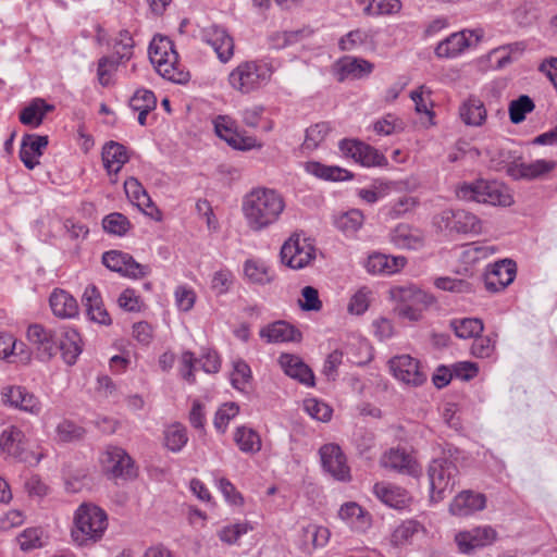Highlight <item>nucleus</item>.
<instances>
[{
    "label": "nucleus",
    "mask_w": 557,
    "mask_h": 557,
    "mask_svg": "<svg viewBox=\"0 0 557 557\" xmlns=\"http://www.w3.org/2000/svg\"><path fill=\"white\" fill-rule=\"evenodd\" d=\"M304 532L311 536L314 547H323L326 545L330 539V531L324 527L309 524L308 527L304 528Z\"/></svg>",
    "instance_id": "64"
},
{
    "label": "nucleus",
    "mask_w": 557,
    "mask_h": 557,
    "mask_svg": "<svg viewBox=\"0 0 557 557\" xmlns=\"http://www.w3.org/2000/svg\"><path fill=\"white\" fill-rule=\"evenodd\" d=\"M132 110L156 109L157 98L151 90L138 89L129 99Z\"/></svg>",
    "instance_id": "52"
},
{
    "label": "nucleus",
    "mask_w": 557,
    "mask_h": 557,
    "mask_svg": "<svg viewBox=\"0 0 557 557\" xmlns=\"http://www.w3.org/2000/svg\"><path fill=\"white\" fill-rule=\"evenodd\" d=\"M120 60L114 55L112 57H102L98 61V81L102 86H107L109 84V75L113 70H115Z\"/></svg>",
    "instance_id": "62"
},
{
    "label": "nucleus",
    "mask_w": 557,
    "mask_h": 557,
    "mask_svg": "<svg viewBox=\"0 0 557 557\" xmlns=\"http://www.w3.org/2000/svg\"><path fill=\"white\" fill-rule=\"evenodd\" d=\"M3 405L33 414L40 412L41 406L38 398L29 393L26 387L20 385H7L0 392Z\"/></svg>",
    "instance_id": "16"
},
{
    "label": "nucleus",
    "mask_w": 557,
    "mask_h": 557,
    "mask_svg": "<svg viewBox=\"0 0 557 557\" xmlns=\"http://www.w3.org/2000/svg\"><path fill=\"white\" fill-rule=\"evenodd\" d=\"M370 290L367 288L359 289L350 299V302L348 305L349 312L354 314H362L367 311L369 307V295Z\"/></svg>",
    "instance_id": "61"
},
{
    "label": "nucleus",
    "mask_w": 557,
    "mask_h": 557,
    "mask_svg": "<svg viewBox=\"0 0 557 557\" xmlns=\"http://www.w3.org/2000/svg\"><path fill=\"white\" fill-rule=\"evenodd\" d=\"M305 409L310 417L322 422H326L332 417V409L322 401L308 399L305 401Z\"/></svg>",
    "instance_id": "54"
},
{
    "label": "nucleus",
    "mask_w": 557,
    "mask_h": 557,
    "mask_svg": "<svg viewBox=\"0 0 557 557\" xmlns=\"http://www.w3.org/2000/svg\"><path fill=\"white\" fill-rule=\"evenodd\" d=\"M554 161L535 160L529 163H513L508 168V174L516 180H533L543 176L555 168Z\"/></svg>",
    "instance_id": "30"
},
{
    "label": "nucleus",
    "mask_w": 557,
    "mask_h": 557,
    "mask_svg": "<svg viewBox=\"0 0 557 557\" xmlns=\"http://www.w3.org/2000/svg\"><path fill=\"white\" fill-rule=\"evenodd\" d=\"M49 301L53 314L59 318H74L78 313L76 299L63 289H55Z\"/></svg>",
    "instance_id": "35"
},
{
    "label": "nucleus",
    "mask_w": 557,
    "mask_h": 557,
    "mask_svg": "<svg viewBox=\"0 0 557 557\" xmlns=\"http://www.w3.org/2000/svg\"><path fill=\"white\" fill-rule=\"evenodd\" d=\"M435 225L441 231L449 233H479L481 231L480 220L466 210L446 209L434 218Z\"/></svg>",
    "instance_id": "8"
},
{
    "label": "nucleus",
    "mask_w": 557,
    "mask_h": 557,
    "mask_svg": "<svg viewBox=\"0 0 557 557\" xmlns=\"http://www.w3.org/2000/svg\"><path fill=\"white\" fill-rule=\"evenodd\" d=\"M322 466L332 476L339 481L350 479L349 467L341 447L336 444H325L320 448Z\"/></svg>",
    "instance_id": "18"
},
{
    "label": "nucleus",
    "mask_w": 557,
    "mask_h": 557,
    "mask_svg": "<svg viewBox=\"0 0 557 557\" xmlns=\"http://www.w3.org/2000/svg\"><path fill=\"white\" fill-rule=\"evenodd\" d=\"M149 59L163 78L177 84L189 81V73L178 66V54L168 38H153L149 46Z\"/></svg>",
    "instance_id": "3"
},
{
    "label": "nucleus",
    "mask_w": 557,
    "mask_h": 557,
    "mask_svg": "<svg viewBox=\"0 0 557 557\" xmlns=\"http://www.w3.org/2000/svg\"><path fill=\"white\" fill-rule=\"evenodd\" d=\"M23 550H29L41 545V531L39 529H26L18 537Z\"/></svg>",
    "instance_id": "63"
},
{
    "label": "nucleus",
    "mask_w": 557,
    "mask_h": 557,
    "mask_svg": "<svg viewBox=\"0 0 557 557\" xmlns=\"http://www.w3.org/2000/svg\"><path fill=\"white\" fill-rule=\"evenodd\" d=\"M391 294L399 304L428 307L433 302L432 296L416 286L395 287L391 290Z\"/></svg>",
    "instance_id": "36"
},
{
    "label": "nucleus",
    "mask_w": 557,
    "mask_h": 557,
    "mask_svg": "<svg viewBox=\"0 0 557 557\" xmlns=\"http://www.w3.org/2000/svg\"><path fill=\"white\" fill-rule=\"evenodd\" d=\"M339 150L348 158L363 166H385L387 159L374 147L354 139H343L339 141Z\"/></svg>",
    "instance_id": "11"
},
{
    "label": "nucleus",
    "mask_w": 557,
    "mask_h": 557,
    "mask_svg": "<svg viewBox=\"0 0 557 557\" xmlns=\"http://www.w3.org/2000/svg\"><path fill=\"white\" fill-rule=\"evenodd\" d=\"M102 162L109 175L117 174L128 161L126 148L116 141H109L102 148Z\"/></svg>",
    "instance_id": "33"
},
{
    "label": "nucleus",
    "mask_w": 557,
    "mask_h": 557,
    "mask_svg": "<svg viewBox=\"0 0 557 557\" xmlns=\"http://www.w3.org/2000/svg\"><path fill=\"white\" fill-rule=\"evenodd\" d=\"M260 337L268 343L299 342L301 333L285 321H276L260 330Z\"/></svg>",
    "instance_id": "28"
},
{
    "label": "nucleus",
    "mask_w": 557,
    "mask_h": 557,
    "mask_svg": "<svg viewBox=\"0 0 557 557\" xmlns=\"http://www.w3.org/2000/svg\"><path fill=\"white\" fill-rule=\"evenodd\" d=\"M25 433L16 425H8L0 434V451L5 459L10 458L29 466L39 463L42 455L35 454L27 447Z\"/></svg>",
    "instance_id": "6"
},
{
    "label": "nucleus",
    "mask_w": 557,
    "mask_h": 557,
    "mask_svg": "<svg viewBox=\"0 0 557 557\" xmlns=\"http://www.w3.org/2000/svg\"><path fill=\"white\" fill-rule=\"evenodd\" d=\"M469 46L465 32L454 33L435 48L438 58H455Z\"/></svg>",
    "instance_id": "37"
},
{
    "label": "nucleus",
    "mask_w": 557,
    "mask_h": 557,
    "mask_svg": "<svg viewBox=\"0 0 557 557\" xmlns=\"http://www.w3.org/2000/svg\"><path fill=\"white\" fill-rule=\"evenodd\" d=\"M55 432L58 440L61 442L77 441L81 440L85 434V430L83 428L67 420L59 423Z\"/></svg>",
    "instance_id": "50"
},
{
    "label": "nucleus",
    "mask_w": 557,
    "mask_h": 557,
    "mask_svg": "<svg viewBox=\"0 0 557 557\" xmlns=\"http://www.w3.org/2000/svg\"><path fill=\"white\" fill-rule=\"evenodd\" d=\"M461 121L469 126H481L486 120V109L483 101L475 97H468L459 108Z\"/></svg>",
    "instance_id": "34"
},
{
    "label": "nucleus",
    "mask_w": 557,
    "mask_h": 557,
    "mask_svg": "<svg viewBox=\"0 0 557 557\" xmlns=\"http://www.w3.org/2000/svg\"><path fill=\"white\" fill-rule=\"evenodd\" d=\"M315 249L312 244L299 236H292L281 249L282 262L292 269H302L314 259Z\"/></svg>",
    "instance_id": "9"
},
{
    "label": "nucleus",
    "mask_w": 557,
    "mask_h": 557,
    "mask_svg": "<svg viewBox=\"0 0 557 557\" xmlns=\"http://www.w3.org/2000/svg\"><path fill=\"white\" fill-rule=\"evenodd\" d=\"M405 264V257H391L383 253H373L369 256L366 262V269L372 274H394L401 270Z\"/></svg>",
    "instance_id": "31"
},
{
    "label": "nucleus",
    "mask_w": 557,
    "mask_h": 557,
    "mask_svg": "<svg viewBox=\"0 0 557 557\" xmlns=\"http://www.w3.org/2000/svg\"><path fill=\"white\" fill-rule=\"evenodd\" d=\"M272 73V66L268 63L245 61L230 73L227 81L234 90L248 95L268 84Z\"/></svg>",
    "instance_id": "5"
},
{
    "label": "nucleus",
    "mask_w": 557,
    "mask_h": 557,
    "mask_svg": "<svg viewBox=\"0 0 557 557\" xmlns=\"http://www.w3.org/2000/svg\"><path fill=\"white\" fill-rule=\"evenodd\" d=\"M394 376L406 384L419 386L426 380V375L420 370L419 361L409 355L397 356L389 361Z\"/></svg>",
    "instance_id": "17"
},
{
    "label": "nucleus",
    "mask_w": 557,
    "mask_h": 557,
    "mask_svg": "<svg viewBox=\"0 0 557 557\" xmlns=\"http://www.w3.org/2000/svg\"><path fill=\"white\" fill-rule=\"evenodd\" d=\"M234 440L239 449L244 453H257L261 448V441L258 433L245 426L237 429Z\"/></svg>",
    "instance_id": "41"
},
{
    "label": "nucleus",
    "mask_w": 557,
    "mask_h": 557,
    "mask_svg": "<svg viewBox=\"0 0 557 557\" xmlns=\"http://www.w3.org/2000/svg\"><path fill=\"white\" fill-rule=\"evenodd\" d=\"M244 273L246 277L256 284H268L273 280V275L270 268L264 263L257 262L253 260H247L244 267Z\"/></svg>",
    "instance_id": "42"
},
{
    "label": "nucleus",
    "mask_w": 557,
    "mask_h": 557,
    "mask_svg": "<svg viewBox=\"0 0 557 557\" xmlns=\"http://www.w3.org/2000/svg\"><path fill=\"white\" fill-rule=\"evenodd\" d=\"M124 189L127 197L147 215L159 220L160 211L152 202L150 196L135 177H128L124 182Z\"/></svg>",
    "instance_id": "23"
},
{
    "label": "nucleus",
    "mask_w": 557,
    "mask_h": 557,
    "mask_svg": "<svg viewBox=\"0 0 557 557\" xmlns=\"http://www.w3.org/2000/svg\"><path fill=\"white\" fill-rule=\"evenodd\" d=\"M392 242L399 248L419 249L423 238L419 232H413L408 225L400 224L392 233Z\"/></svg>",
    "instance_id": "38"
},
{
    "label": "nucleus",
    "mask_w": 557,
    "mask_h": 557,
    "mask_svg": "<svg viewBox=\"0 0 557 557\" xmlns=\"http://www.w3.org/2000/svg\"><path fill=\"white\" fill-rule=\"evenodd\" d=\"M533 100L527 96L521 95L518 99L512 100L509 104V117L513 124H519L524 121L527 113L534 109Z\"/></svg>",
    "instance_id": "43"
},
{
    "label": "nucleus",
    "mask_w": 557,
    "mask_h": 557,
    "mask_svg": "<svg viewBox=\"0 0 557 557\" xmlns=\"http://www.w3.org/2000/svg\"><path fill=\"white\" fill-rule=\"evenodd\" d=\"M285 201L276 190L259 187L248 193L243 200V213L251 231L260 232L280 219Z\"/></svg>",
    "instance_id": "1"
},
{
    "label": "nucleus",
    "mask_w": 557,
    "mask_h": 557,
    "mask_svg": "<svg viewBox=\"0 0 557 557\" xmlns=\"http://www.w3.org/2000/svg\"><path fill=\"white\" fill-rule=\"evenodd\" d=\"M458 474L457 466L446 457L433 459L428 468L431 499L441 502L453 492Z\"/></svg>",
    "instance_id": "7"
},
{
    "label": "nucleus",
    "mask_w": 557,
    "mask_h": 557,
    "mask_svg": "<svg viewBox=\"0 0 557 557\" xmlns=\"http://www.w3.org/2000/svg\"><path fill=\"white\" fill-rule=\"evenodd\" d=\"M434 285L443 290L457 293V294H470L474 292L471 282L462 278L442 276L434 281Z\"/></svg>",
    "instance_id": "44"
},
{
    "label": "nucleus",
    "mask_w": 557,
    "mask_h": 557,
    "mask_svg": "<svg viewBox=\"0 0 557 557\" xmlns=\"http://www.w3.org/2000/svg\"><path fill=\"white\" fill-rule=\"evenodd\" d=\"M83 302L86 307L87 315L91 321L103 325L111 324V318L103 307L101 295L95 285L86 287L83 295Z\"/></svg>",
    "instance_id": "27"
},
{
    "label": "nucleus",
    "mask_w": 557,
    "mask_h": 557,
    "mask_svg": "<svg viewBox=\"0 0 557 557\" xmlns=\"http://www.w3.org/2000/svg\"><path fill=\"white\" fill-rule=\"evenodd\" d=\"M251 528L248 523H236L227 525L219 532V537L222 542L227 544H234L238 539L246 534Z\"/></svg>",
    "instance_id": "56"
},
{
    "label": "nucleus",
    "mask_w": 557,
    "mask_h": 557,
    "mask_svg": "<svg viewBox=\"0 0 557 557\" xmlns=\"http://www.w3.org/2000/svg\"><path fill=\"white\" fill-rule=\"evenodd\" d=\"M57 344L64 362L73 366L82 354L81 335L74 329L64 327L58 334Z\"/></svg>",
    "instance_id": "24"
},
{
    "label": "nucleus",
    "mask_w": 557,
    "mask_h": 557,
    "mask_svg": "<svg viewBox=\"0 0 557 557\" xmlns=\"http://www.w3.org/2000/svg\"><path fill=\"white\" fill-rule=\"evenodd\" d=\"M42 112L40 111L36 99H34L29 106L24 108L20 113V121L24 125L39 126L42 122Z\"/></svg>",
    "instance_id": "59"
},
{
    "label": "nucleus",
    "mask_w": 557,
    "mask_h": 557,
    "mask_svg": "<svg viewBox=\"0 0 557 557\" xmlns=\"http://www.w3.org/2000/svg\"><path fill=\"white\" fill-rule=\"evenodd\" d=\"M233 372L231 374L232 385L239 391H244L246 384L251 379L250 367L243 360L234 362Z\"/></svg>",
    "instance_id": "51"
},
{
    "label": "nucleus",
    "mask_w": 557,
    "mask_h": 557,
    "mask_svg": "<svg viewBox=\"0 0 557 557\" xmlns=\"http://www.w3.org/2000/svg\"><path fill=\"white\" fill-rule=\"evenodd\" d=\"M372 39V35L369 30L355 29L349 32L345 37L339 40V48L345 51L356 49L369 40Z\"/></svg>",
    "instance_id": "49"
},
{
    "label": "nucleus",
    "mask_w": 557,
    "mask_h": 557,
    "mask_svg": "<svg viewBox=\"0 0 557 557\" xmlns=\"http://www.w3.org/2000/svg\"><path fill=\"white\" fill-rule=\"evenodd\" d=\"M103 230L107 233L123 236L128 231L131 223L122 213H110L102 221Z\"/></svg>",
    "instance_id": "47"
},
{
    "label": "nucleus",
    "mask_w": 557,
    "mask_h": 557,
    "mask_svg": "<svg viewBox=\"0 0 557 557\" xmlns=\"http://www.w3.org/2000/svg\"><path fill=\"white\" fill-rule=\"evenodd\" d=\"M330 125L325 122L318 123L306 131V138L302 144L305 149L314 150L325 139L330 132Z\"/></svg>",
    "instance_id": "46"
},
{
    "label": "nucleus",
    "mask_w": 557,
    "mask_h": 557,
    "mask_svg": "<svg viewBox=\"0 0 557 557\" xmlns=\"http://www.w3.org/2000/svg\"><path fill=\"white\" fill-rule=\"evenodd\" d=\"M278 362L288 376L298 380L307 386L314 385L313 372L298 356L282 354Z\"/></svg>",
    "instance_id": "26"
},
{
    "label": "nucleus",
    "mask_w": 557,
    "mask_h": 557,
    "mask_svg": "<svg viewBox=\"0 0 557 557\" xmlns=\"http://www.w3.org/2000/svg\"><path fill=\"white\" fill-rule=\"evenodd\" d=\"M239 411V407L235 403H226L222 405L214 417V426L218 431L224 432L230 420L233 419Z\"/></svg>",
    "instance_id": "53"
},
{
    "label": "nucleus",
    "mask_w": 557,
    "mask_h": 557,
    "mask_svg": "<svg viewBox=\"0 0 557 557\" xmlns=\"http://www.w3.org/2000/svg\"><path fill=\"white\" fill-rule=\"evenodd\" d=\"M456 196L461 200L493 206L507 207L513 202L508 187L497 181L478 180L473 183H463L457 187Z\"/></svg>",
    "instance_id": "4"
},
{
    "label": "nucleus",
    "mask_w": 557,
    "mask_h": 557,
    "mask_svg": "<svg viewBox=\"0 0 557 557\" xmlns=\"http://www.w3.org/2000/svg\"><path fill=\"white\" fill-rule=\"evenodd\" d=\"M495 350V341L490 336L478 335L471 346V354L476 358H488Z\"/></svg>",
    "instance_id": "55"
},
{
    "label": "nucleus",
    "mask_w": 557,
    "mask_h": 557,
    "mask_svg": "<svg viewBox=\"0 0 557 557\" xmlns=\"http://www.w3.org/2000/svg\"><path fill=\"white\" fill-rule=\"evenodd\" d=\"M102 263L111 271L132 278H141L150 273V268L138 263L131 255L110 250L102 255Z\"/></svg>",
    "instance_id": "10"
},
{
    "label": "nucleus",
    "mask_w": 557,
    "mask_h": 557,
    "mask_svg": "<svg viewBox=\"0 0 557 557\" xmlns=\"http://www.w3.org/2000/svg\"><path fill=\"white\" fill-rule=\"evenodd\" d=\"M47 145V136L26 135L23 138L20 158L27 169L33 170L38 164L36 157L42 154V149H45Z\"/></svg>",
    "instance_id": "32"
},
{
    "label": "nucleus",
    "mask_w": 557,
    "mask_h": 557,
    "mask_svg": "<svg viewBox=\"0 0 557 557\" xmlns=\"http://www.w3.org/2000/svg\"><path fill=\"white\" fill-rule=\"evenodd\" d=\"M188 436L185 426L182 424H173L165 431L166 447L176 453L180 451L187 443Z\"/></svg>",
    "instance_id": "45"
},
{
    "label": "nucleus",
    "mask_w": 557,
    "mask_h": 557,
    "mask_svg": "<svg viewBox=\"0 0 557 557\" xmlns=\"http://www.w3.org/2000/svg\"><path fill=\"white\" fill-rule=\"evenodd\" d=\"M336 75L339 82L345 79H360L370 75L373 64L364 59L346 55L341 58L336 64Z\"/></svg>",
    "instance_id": "20"
},
{
    "label": "nucleus",
    "mask_w": 557,
    "mask_h": 557,
    "mask_svg": "<svg viewBox=\"0 0 557 557\" xmlns=\"http://www.w3.org/2000/svg\"><path fill=\"white\" fill-rule=\"evenodd\" d=\"M214 128L216 135L224 139L231 147L238 150H249L256 146V139L250 136H243L235 128L226 116H219L215 120Z\"/></svg>",
    "instance_id": "21"
},
{
    "label": "nucleus",
    "mask_w": 557,
    "mask_h": 557,
    "mask_svg": "<svg viewBox=\"0 0 557 557\" xmlns=\"http://www.w3.org/2000/svg\"><path fill=\"white\" fill-rule=\"evenodd\" d=\"M513 15L520 25L529 26L536 21L537 9L533 3L524 2L515 10Z\"/></svg>",
    "instance_id": "58"
},
{
    "label": "nucleus",
    "mask_w": 557,
    "mask_h": 557,
    "mask_svg": "<svg viewBox=\"0 0 557 557\" xmlns=\"http://www.w3.org/2000/svg\"><path fill=\"white\" fill-rule=\"evenodd\" d=\"M233 283V275L228 270H220L213 274L211 288L218 294L227 293Z\"/></svg>",
    "instance_id": "60"
},
{
    "label": "nucleus",
    "mask_w": 557,
    "mask_h": 557,
    "mask_svg": "<svg viewBox=\"0 0 557 557\" xmlns=\"http://www.w3.org/2000/svg\"><path fill=\"white\" fill-rule=\"evenodd\" d=\"M106 472L114 479L131 480L136 476V469L128 454L120 447H109L102 458Z\"/></svg>",
    "instance_id": "14"
},
{
    "label": "nucleus",
    "mask_w": 557,
    "mask_h": 557,
    "mask_svg": "<svg viewBox=\"0 0 557 557\" xmlns=\"http://www.w3.org/2000/svg\"><path fill=\"white\" fill-rule=\"evenodd\" d=\"M304 300H299V306L305 311H319L322 302L319 298L318 289L312 286H306L301 290Z\"/></svg>",
    "instance_id": "57"
},
{
    "label": "nucleus",
    "mask_w": 557,
    "mask_h": 557,
    "mask_svg": "<svg viewBox=\"0 0 557 557\" xmlns=\"http://www.w3.org/2000/svg\"><path fill=\"white\" fill-rule=\"evenodd\" d=\"M485 505L486 498L484 494L463 491L454 498L449 506V511L454 516L468 517L483 510Z\"/></svg>",
    "instance_id": "22"
},
{
    "label": "nucleus",
    "mask_w": 557,
    "mask_h": 557,
    "mask_svg": "<svg viewBox=\"0 0 557 557\" xmlns=\"http://www.w3.org/2000/svg\"><path fill=\"white\" fill-rule=\"evenodd\" d=\"M107 527L106 511L94 504L84 503L75 511L71 536L78 546H89L102 539Z\"/></svg>",
    "instance_id": "2"
},
{
    "label": "nucleus",
    "mask_w": 557,
    "mask_h": 557,
    "mask_svg": "<svg viewBox=\"0 0 557 557\" xmlns=\"http://www.w3.org/2000/svg\"><path fill=\"white\" fill-rule=\"evenodd\" d=\"M362 223L363 214L357 209L342 214L336 221L337 227L345 233H355L361 227Z\"/></svg>",
    "instance_id": "48"
},
{
    "label": "nucleus",
    "mask_w": 557,
    "mask_h": 557,
    "mask_svg": "<svg viewBox=\"0 0 557 557\" xmlns=\"http://www.w3.org/2000/svg\"><path fill=\"white\" fill-rule=\"evenodd\" d=\"M58 332L41 324H30L27 329V339L33 345L39 359L48 361L58 352Z\"/></svg>",
    "instance_id": "15"
},
{
    "label": "nucleus",
    "mask_w": 557,
    "mask_h": 557,
    "mask_svg": "<svg viewBox=\"0 0 557 557\" xmlns=\"http://www.w3.org/2000/svg\"><path fill=\"white\" fill-rule=\"evenodd\" d=\"M307 171L325 181L337 182L351 178V174L347 170L339 166L324 165L319 162L307 163Z\"/></svg>",
    "instance_id": "39"
},
{
    "label": "nucleus",
    "mask_w": 557,
    "mask_h": 557,
    "mask_svg": "<svg viewBox=\"0 0 557 557\" xmlns=\"http://www.w3.org/2000/svg\"><path fill=\"white\" fill-rule=\"evenodd\" d=\"M516 275V263L505 259L494 263L484 275L485 288L496 293L512 283Z\"/></svg>",
    "instance_id": "19"
},
{
    "label": "nucleus",
    "mask_w": 557,
    "mask_h": 557,
    "mask_svg": "<svg viewBox=\"0 0 557 557\" xmlns=\"http://www.w3.org/2000/svg\"><path fill=\"white\" fill-rule=\"evenodd\" d=\"M201 40L208 44L222 63L228 62L234 55V40L226 28L210 24L200 30Z\"/></svg>",
    "instance_id": "13"
},
{
    "label": "nucleus",
    "mask_w": 557,
    "mask_h": 557,
    "mask_svg": "<svg viewBox=\"0 0 557 557\" xmlns=\"http://www.w3.org/2000/svg\"><path fill=\"white\" fill-rule=\"evenodd\" d=\"M450 326L456 336L463 339L476 337L484 330L482 320L478 318L456 319L450 322Z\"/></svg>",
    "instance_id": "40"
},
{
    "label": "nucleus",
    "mask_w": 557,
    "mask_h": 557,
    "mask_svg": "<svg viewBox=\"0 0 557 557\" xmlns=\"http://www.w3.org/2000/svg\"><path fill=\"white\" fill-rule=\"evenodd\" d=\"M381 465L403 474L414 475L418 472L414 459L403 448H391L382 456Z\"/></svg>",
    "instance_id": "25"
},
{
    "label": "nucleus",
    "mask_w": 557,
    "mask_h": 557,
    "mask_svg": "<svg viewBox=\"0 0 557 557\" xmlns=\"http://www.w3.org/2000/svg\"><path fill=\"white\" fill-rule=\"evenodd\" d=\"M497 539V532L490 525L476 527L460 531L455 535V542L461 554H473L476 549L492 545Z\"/></svg>",
    "instance_id": "12"
},
{
    "label": "nucleus",
    "mask_w": 557,
    "mask_h": 557,
    "mask_svg": "<svg viewBox=\"0 0 557 557\" xmlns=\"http://www.w3.org/2000/svg\"><path fill=\"white\" fill-rule=\"evenodd\" d=\"M373 492L382 503L395 509L405 508L410 500L406 490L391 483H376Z\"/></svg>",
    "instance_id": "29"
}]
</instances>
